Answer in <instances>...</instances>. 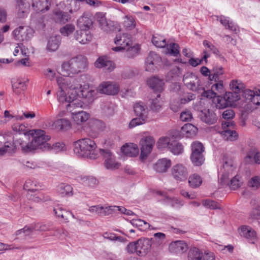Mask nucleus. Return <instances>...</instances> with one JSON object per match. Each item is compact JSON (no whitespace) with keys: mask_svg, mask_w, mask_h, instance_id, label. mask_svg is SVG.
<instances>
[{"mask_svg":"<svg viewBox=\"0 0 260 260\" xmlns=\"http://www.w3.org/2000/svg\"><path fill=\"white\" fill-rule=\"evenodd\" d=\"M190 160L194 166H201L205 161V156L203 154H191Z\"/></svg>","mask_w":260,"mask_h":260,"instance_id":"44","label":"nucleus"},{"mask_svg":"<svg viewBox=\"0 0 260 260\" xmlns=\"http://www.w3.org/2000/svg\"><path fill=\"white\" fill-rule=\"evenodd\" d=\"M101 17L98 20L101 28L105 31H110L114 30H120L118 24L113 21L108 22L105 16L101 14Z\"/></svg>","mask_w":260,"mask_h":260,"instance_id":"12","label":"nucleus"},{"mask_svg":"<svg viewBox=\"0 0 260 260\" xmlns=\"http://www.w3.org/2000/svg\"><path fill=\"white\" fill-rule=\"evenodd\" d=\"M188 183L191 187L197 188L202 184V179L200 175L193 174L189 177Z\"/></svg>","mask_w":260,"mask_h":260,"instance_id":"41","label":"nucleus"},{"mask_svg":"<svg viewBox=\"0 0 260 260\" xmlns=\"http://www.w3.org/2000/svg\"><path fill=\"white\" fill-rule=\"evenodd\" d=\"M53 212L57 217L60 218L65 221L68 220L69 217L70 215H71L73 218H75L74 214L72 212L63 210L59 206H57L54 208Z\"/></svg>","mask_w":260,"mask_h":260,"instance_id":"31","label":"nucleus"},{"mask_svg":"<svg viewBox=\"0 0 260 260\" xmlns=\"http://www.w3.org/2000/svg\"><path fill=\"white\" fill-rule=\"evenodd\" d=\"M30 228L32 229V232L34 231L45 232L50 230L49 225L43 223H37Z\"/></svg>","mask_w":260,"mask_h":260,"instance_id":"60","label":"nucleus"},{"mask_svg":"<svg viewBox=\"0 0 260 260\" xmlns=\"http://www.w3.org/2000/svg\"><path fill=\"white\" fill-rule=\"evenodd\" d=\"M54 15L56 21L60 23L64 24L71 19V16L68 13L61 10L56 11Z\"/></svg>","mask_w":260,"mask_h":260,"instance_id":"32","label":"nucleus"},{"mask_svg":"<svg viewBox=\"0 0 260 260\" xmlns=\"http://www.w3.org/2000/svg\"><path fill=\"white\" fill-rule=\"evenodd\" d=\"M224 95L230 106H232L236 102L240 99V94L236 92H225Z\"/></svg>","mask_w":260,"mask_h":260,"instance_id":"43","label":"nucleus"},{"mask_svg":"<svg viewBox=\"0 0 260 260\" xmlns=\"http://www.w3.org/2000/svg\"><path fill=\"white\" fill-rule=\"evenodd\" d=\"M94 66L98 68H104L110 72L115 68L114 62L107 56L100 57L94 62Z\"/></svg>","mask_w":260,"mask_h":260,"instance_id":"16","label":"nucleus"},{"mask_svg":"<svg viewBox=\"0 0 260 260\" xmlns=\"http://www.w3.org/2000/svg\"><path fill=\"white\" fill-rule=\"evenodd\" d=\"M132 223L134 225L138 227L139 230L142 231L149 229L150 226L148 223L140 219L133 220Z\"/></svg>","mask_w":260,"mask_h":260,"instance_id":"50","label":"nucleus"},{"mask_svg":"<svg viewBox=\"0 0 260 260\" xmlns=\"http://www.w3.org/2000/svg\"><path fill=\"white\" fill-rule=\"evenodd\" d=\"M114 43L117 46L112 48V50L118 52L126 49L127 47L132 45V41L129 35L123 34L116 36L114 39Z\"/></svg>","mask_w":260,"mask_h":260,"instance_id":"6","label":"nucleus"},{"mask_svg":"<svg viewBox=\"0 0 260 260\" xmlns=\"http://www.w3.org/2000/svg\"><path fill=\"white\" fill-rule=\"evenodd\" d=\"M134 111L135 114L138 117L142 118L145 119H147V111L145 106L143 105V103H136L134 106Z\"/></svg>","mask_w":260,"mask_h":260,"instance_id":"34","label":"nucleus"},{"mask_svg":"<svg viewBox=\"0 0 260 260\" xmlns=\"http://www.w3.org/2000/svg\"><path fill=\"white\" fill-rule=\"evenodd\" d=\"M248 186L254 189H257L260 186V177L255 176L252 177L248 182Z\"/></svg>","mask_w":260,"mask_h":260,"instance_id":"57","label":"nucleus"},{"mask_svg":"<svg viewBox=\"0 0 260 260\" xmlns=\"http://www.w3.org/2000/svg\"><path fill=\"white\" fill-rule=\"evenodd\" d=\"M83 184L89 186H94L97 184V180L92 176H84L81 178Z\"/></svg>","mask_w":260,"mask_h":260,"instance_id":"54","label":"nucleus"},{"mask_svg":"<svg viewBox=\"0 0 260 260\" xmlns=\"http://www.w3.org/2000/svg\"><path fill=\"white\" fill-rule=\"evenodd\" d=\"M103 154L105 158V166L107 169L115 170L118 169L120 164L115 161V157L108 150H103Z\"/></svg>","mask_w":260,"mask_h":260,"instance_id":"11","label":"nucleus"},{"mask_svg":"<svg viewBox=\"0 0 260 260\" xmlns=\"http://www.w3.org/2000/svg\"><path fill=\"white\" fill-rule=\"evenodd\" d=\"M97 90L101 93L115 95L118 92L119 87L116 83L110 82H104L98 86Z\"/></svg>","mask_w":260,"mask_h":260,"instance_id":"10","label":"nucleus"},{"mask_svg":"<svg viewBox=\"0 0 260 260\" xmlns=\"http://www.w3.org/2000/svg\"><path fill=\"white\" fill-rule=\"evenodd\" d=\"M52 125L55 129L58 130H67L71 127V122L66 118H60L55 120Z\"/></svg>","mask_w":260,"mask_h":260,"instance_id":"26","label":"nucleus"},{"mask_svg":"<svg viewBox=\"0 0 260 260\" xmlns=\"http://www.w3.org/2000/svg\"><path fill=\"white\" fill-rule=\"evenodd\" d=\"M88 211L92 213H94L98 216H103L104 207L100 205L92 206L89 207Z\"/></svg>","mask_w":260,"mask_h":260,"instance_id":"61","label":"nucleus"},{"mask_svg":"<svg viewBox=\"0 0 260 260\" xmlns=\"http://www.w3.org/2000/svg\"><path fill=\"white\" fill-rule=\"evenodd\" d=\"M213 102L218 109H224L229 106L228 102L225 99L224 95L223 96L217 95L215 99H214Z\"/></svg>","mask_w":260,"mask_h":260,"instance_id":"46","label":"nucleus"},{"mask_svg":"<svg viewBox=\"0 0 260 260\" xmlns=\"http://www.w3.org/2000/svg\"><path fill=\"white\" fill-rule=\"evenodd\" d=\"M26 197L29 200L36 203L51 200V198L48 195L44 194L39 189L36 190L35 191L27 192Z\"/></svg>","mask_w":260,"mask_h":260,"instance_id":"15","label":"nucleus"},{"mask_svg":"<svg viewBox=\"0 0 260 260\" xmlns=\"http://www.w3.org/2000/svg\"><path fill=\"white\" fill-rule=\"evenodd\" d=\"M75 30V26L72 24H67L61 28L60 29V33L64 36H68L72 34Z\"/></svg>","mask_w":260,"mask_h":260,"instance_id":"64","label":"nucleus"},{"mask_svg":"<svg viewBox=\"0 0 260 260\" xmlns=\"http://www.w3.org/2000/svg\"><path fill=\"white\" fill-rule=\"evenodd\" d=\"M204 56L202 59H194L193 58H191L189 60V64L192 67H196L199 64H201L202 61L204 60L206 62H207V58L210 56V54L207 52V50H204L203 51Z\"/></svg>","mask_w":260,"mask_h":260,"instance_id":"53","label":"nucleus"},{"mask_svg":"<svg viewBox=\"0 0 260 260\" xmlns=\"http://www.w3.org/2000/svg\"><path fill=\"white\" fill-rule=\"evenodd\" d=\"M203 253L198 248L193 247L189 249L188 260H202Z\"/></svg>","mask_w":260,"mask_h":260,"instance_id":"40","label":"nucleus"},{"mask_svg":"<svg viewBox=\"0 0 260 260\" xmlns=\"http://www.w3.org/2000/svg\"><path fill=\"white\" fill-rule=\"evenodd\" d=\"M240 234L241 236L246 238L249 242L254 243L256 239V234L251 227L245 225L242 226Z\"/></svg>","mask_w":260,"mask_h":260,"instance_id":"21","label":"nucleus"},{"mask_svg":"<svg viewBox=\"0 0 260 260\" xmlns=\"http://www.w3.org/2000/svg\"><path fill=\"white\" fill-rule=\"evenodd\" d=\"M242 182L240 180V177L236 175L231 180L230 185L232 189L235 190L239 188Z\"/></svg>","mask_w":260,"mask_h":260,"instance_id":"63","label":"nucleus"},{"mask_svg":"<svg viewBox=\"0 0 260 260\" xmlns=\"http://www.w3.org/2000/svg\"><path fill=\"white\" fill-rule=\"evenodd\" d=\"M171 140L169 137L160 138L157 143V147L159 149L168 147L169 149V145L171 144Z\"/></svg>","mask_w":260,"mask_h":260,"instance_id":"58","label":"nucleus"},{"mask_svg":"<svg viewBox=\"0 0 260 260\" xmlns=\"http://www.w3.org/2000/svg\"><path fill=\"white\" fill-rule=\"evenodd\" d=\"M74 152L79 157L95 159L98 156L97 146L89 138L81 139L74 143Z\"/></svg>","mask_w":260,"mask_h":260,"instance_id":"3","label":"nucleus"},{"mask_svg":"<svg viewBox=\"0 0 260 260\" xmlns=\"http://www.w3.org/2000/svg\"><path fill=\"white\" fill-rule=\"evenodd\" d=\"M28 7L29 5L25 2V0H17L16 9L18 16L19 17H24L27 12Z\"/></svg>","mask_w":260,"mask_h":260,"instance_id":"35","label":"nucleus"},{"mask_svg":"<svg viewBox=\"0 0 260 260\" xmlns=\"http://www.w3.org/2000/svg\"><path fill=\"white\" fill-rule=\"evenodd\" d=\"M140 46L138 45L133 46H128L126 48L125 56L127 58H133L138 54L140 50Z\"/></svg>","mask_w":260,"mask_h":260,"instance_id":"47","label":"nucleus"},{"mask_svg":"<svg viewBox=\"0 0 260 260\" xmlns=\"http://www.w3.org/2000/svg\"><path fill=\"white\" fill-rule=\"evenodd\" d=\"M146 120V119H143L139 117L133 118L129 122L128 127L129 128H133L137 126L142 125L145 122Z\"/></svg>","mask_w":260,"mask_h":260,"instance_id":"62","label":"nucleus"},{"mask_svg":"<svg viewBox=\"0 0 260 260\" xmlns=\"http://www.w3.org/2000/svg\"><path fill=\"white\" fill-rule=\"evenodd\" d=\"M92 16L87 13H84L77 21V25L82 30H88L92 25Z\"/></svg>","mask_w":260,"mask_h":260,"instance_id":"19","label":"nucleus"},{"mask_svg":"<svg viewBox=\"0 0 260 260\" xmlns=\"http://www.w3.org/2000/svg\"><path fill=\"white\" fill-rule=\"evenodd\" d=\"M161 62V58L157 53L150 52L145 60V70L154 72Z\"/></svg>","mask_w":260,"mask_h":260,"instance_id":"7","label":"nucleus"},{"mask_svg":"<svg viewBox=\"0 0 260 260\" xmlns=\"http://www.w3.org/2000/svg\"><path fill=\"white\" fill-rule=\"evenodd\" d=\"M12 88L16 94H19L26 89V84L25 81L17 79L12 81Z\"/></svg>","mask_w":260,"mask_h":260,"instance_id":"30","label":"nucleus"},{"mask_svg":"<svg viewBox=\"0 0 260 260\" xmlns=\"http://www.w3.org/2000/svg\"><path fill=\"white\" fill-rule=\"evenodd\" d=\"M188 249L187 243L183 240L172 242L169 246V250L171 253H183Z\"/></svg>","mask_w":260,"mask_h":260,"instance_id":"13","label":"nucleus"},{"mask_svg":"<svg viewBox=\"0 0 260 260\" xmlns=\"http://www.w3.org/2000/svg\"><path fill=\"white\" fill-rule=\"evenodd\" d=\"M75 39L80 44H86L91 41L92 35L89 30L80 29L76 31Z\"/></svg>","mask_w":260,"mask_h":260,"instance_id":"22","label":"nucleus"},{"mask_svg":"<svg viewBox=\"0 0 260 260\" xmlns=\"http://www.w3.org/2000/svg\"><path fill=\"white\" fill-rule=\"evenodd\" d=\"M172 162L170 159L163 158L158 159L154 165L153 169L158 173H163L167 171V170L171 166Z\"/></svg>","mask_w":260,"mask_h":260,"instance_id":"17","label":"nucleus"},{"mask_svg":"<svg viewBox=\"0 0 260 260\" xmlns=\"http://www.w3.org/2000/svg\"><path fill=\"white\" fill-rule=\"evenodd\" d=\"M152 42L154 45L159 48H164L167 45L166 39L157 34L153 36Z\"/></svg>","mask_w":260,"mask_h":260,"instance_id":"42","label":"nucleus"},{"mask_svg":"<svg viewBox=\"0 0 260 260\" xmlns=\"http://www.w3.org/2000/svg\"><path fill=\"white\" fill-rule=\"evenodd\" d=\"M230 86L233 91L239 93L244 88V84L240 81L237 80H232Z\"/></svg>","mask_w":260,"mask_h":260,"instance_id":"51","label":"nucleus"},{"mask_svg":"<svg viewBox=\"0 0 260 260\" xmlns=\"http://www.w3.org/2000/svg\"><path fill=\"white\" fill-rule=\"evenodd\" d=\"M191 153L203 154L204 152V147L203 144L199 141H194L191 145Z\"/></svg>","mask_w":260,"mask_h":260,"instance_id":"49","label":"nucleus"},{"mask_svg":"<svg viewBox=\"0 0 260 260\" xmlns=\"http://www.w3.org/2000/svg\"><path fill=\"white\" fill-rule=\"evenodd\" d=\"M28 135L33 137L30 143L24 142L23 138H19L15 142V145L19 144L23 152H28L38 149L49 150L50 144L47 142L50 139V137L46 135L45 131L41 129L30 131Z\"/></svg>","mask_w":260,"mask_h":260,"instance_id":"1","label":"nucleus"},{"mask_svg":"<svg viewBox=\"0 0 260 260\" xmlns=\"http://www.w3.org/2000/svg\"><path fill=\"white\" fill-rule=\"evenodd\" d=\"M234 124L233 121H225L222 122V127L223 130L221 133V134L224 140L234 141L237 139L238 135L236 132L234 130H231L230 128V127L233 128Z\"/></svg>","mask_w":260,"mask_h":260,"instance_id":"9","label":"nucleus"},{"mask_svg":"<svg viewBox=\"0 0 260 260\" xmlns=\"http://www.w3.org/2000/svg\"><path fill=\"white\" fill-rule=\"evenodd\" d=\"M77 83L79 85V88L77 90H73L75 98L79 96L83 98H89L93 96L94 91L89 89L88 85L82 86L78 82Z\"/></svg>","mask_w":260,"mask_h":260,"instance_id":"18","label":"nucleus"},{"mask_svg":"<svg viewBox=\"0 0 260 260\" xmlns=\"http://www.w3.org/2000/svg\"><path fill=\"white\" fill-rule=\"evenodd\" d=\"M170 151L175 155H179L183 153L184 147L182 144L177 141H172L169 145Z\"/></svg>","mask_w":260,"mask_h":260,"instance_id":"38","label":"nucleus"},{"mask_svg":"<svg viewBox=\"0 0 260 260\" xmlns=\"http://www.w3.org/2000/svg\"><path fill=\"white\" fill-rule=\"evenodd\" d=\"M58 90L56 92L57 101L61 104H68L75 98L73 90L79 88L77 81L73 78L57 77L56 79Z\"/></svg>","mask_w":260,"mask_h":260,"instance_id":"2","label":"nucleus"},{"mask_svg":"<svg viewBox=\"0 0 260 260\" xmlns=\"http://www.w3.org/2000/svg\"><path fill=\"white\" fill-rule=\"evenodd\" d=\"M181 129L183 134L187 138H192L195 136L198 132V128L191 123L184 124Z\"/></svg>","mask_w":260,"mask_h":260,"instance_id":"28","label":"nucleus"},{"mask_svg":"<svg viewBox=\"0 0 260 260\" xmlns=\"http://www.w3.org/2000/svg\"><path fill=\"white\" fill-rule=\"evenodd\" d=\"M201 82L197 76H196V80L192 79L190 83L188 85H185L190 90L194 91H198L199 93H200V89H202V87L200 84Z\"/></svg>","mask_w":260,"mask_h":260,"instance_id":"52","label":"nucleus"},{"mask_svg":"<svg viewBox=\"0 0 260 260\" xmlns=\"http://www.w3.org/2000/svg\"><path fill=\"white\" fill-rule=\"evenodd\" d=\"M201 120L208 124H212L216 122L217 117L212 110L204 109L201 114Z\"/></svg>","mask_w":260,"mask_h":260,"instance_id":"20","label":"nucleus"},{"mask_svg":"<svg viewBox=\"0 0 260 260\" xmlns=\"http://www.w3.org/2000/svg\"><path fill=\"white\" fill-rule=\"evenodd\" d=\"M57 192L61 196H71L73 194V188L69 184L62 183L58 186Z\"/></svg>","mask_w":260,"mask_h":260,"instance_id":"37","label":"nucleus"},{"mask_svg":"<svg viewBox=\"0 0 260 260\" xmlns=\"http://www.w3.org/2000/svg\"><path fill=\"white\" fill-rule=\"evenodd\" d=\"M23 188L27 192L35 191V190L39 189L36 183L30 180H28L25 182Z\"/></svg>","mask_w":260,"mask_h":260,"instance_id":"59","label":"nucleus"},{"mask_svg":"<svg viewBox=\"0 0 260 260\" xmlns=\"http://www.w3.org/2000/svg\"><path fill=\"white\" fill-rule=\"evenodd\" d=\"M179 45L176 43H172L168 45V53L174 56H177L179 54Z\"/></svg>","mask_w":260,"mask_h":260,"instance_id":"55","label":"nucleus"},{"mask_svg":"<svg viewBox=\"0 0 260 260\" xmlns=\"http://www.w3.org/2000/svg\"><path fill=\"white\" fill-rule=\"evenodd\" d=\"M217 20H219L220 23L225 27L226 29H229L232 31L237 32L238 29L236 25L232 21H230L228 17L224 16L218 17Z\"/></svg>","mask_w":260,"mask_h":260,"instance_id":"29","label":"nucleus"},{"mask_svg":"<svg viewBox=\"0 0 260 260\" xmlns=\"http://www.w3.org/2000/svg\"><path fill=\"white\" fill-rule=\"evenodd\" d=\"M49 0H32V7L37 12H44L49 9Z\"/></svg>","mask_w":260,"mask_h":260,"instance_id":"27","label":"nucleus"},{"mask_svg":"<svg viewBox=\"0 0 260 260\" xmlns=\"http://www.w3.org/2000/svg\"><path fill=\"white\" fill-rule=\"evenodd\" d=\"M147 84L154 92L159 93L163 90L164 82L162 80L154 77L148 80Z\"/></svg>","mask_w":260,"mask_h":260,"instance_id":"25","label":"nucleus"},{"mask_svg":"<svg viewBox=\"0 0 260 260\" xmlns=\"http://www.w3.org/2000/svg\"><path fill=\"white\" fill-rule=\"evenodd\" d=\"M160 94H157L156 97L150 100L149 106L153 112H158L161 108L162 103L160 100Z\"/></svg>","mask_w":260,"mask_h":260,"instance_id":"36","label":"nucleus"},{"mask_svg":"<svg viewBox=\"0 0 260 260\" xmlns=\"http://www.w3.org/2000/svg\"><path fill=\"white\" fill-rule=\"evenodd\" d=\"M86 67V58L82 55H78L62 63L61 71L63 76L71 77L83 71Z\"/></svg>","mask_w":260,"mask_h":260,"instance_id":"4","label":"nucleus"},{"mask_svg":"<svg viewBox=\"0 0 260 260\" xmlns=\"http://www.w3.org/2000/svg\"><path fill=\"white\" fill-rule=\"evenodd\" d=\"M211 89L215 92L216 95H220L224 92L223 83L222 81H219L218 82L214 84L212 87Z\"/></svg>","mask_w":260,"mask_h":260,"instance_id":"56","label":"nucleus"},{"mask_svg":"<svg viewBox=\"0 0 260 260\" xmlns=\"http://www.w3.org/2000/svg\"><path fill=\"white\" fill-rule=\"evenodd\" d=\"M84 105V103L79 99H77L76 98H73L72 101L69 102L67 105V110L70 111L71 113L75 112V111H77L76 109L78 108H81Z\"/></svg>","mask_w":260,"mask_h":260,"instance_id":"33","label":"nucleus"},{"mask_svg":"<svg viewBox=\"0 0 260 260\" xmlns=\"http://www.w3.org/2000/svg\"><path fill=\"white\" fill-rule=\"evenodd\" d=\"M137 255L143 256L147 254L150 250L151 242L147 238L140 239L137 241Z\"/></svg>","mask_w":260,"mask_h":260,"instance_id":"14","label":"nucleus"},{"mask_svg":"<svg viewBox=\"0 0 260 260\" xmlns=\"http://www.w3.org/2000/svg\"><path fill=\"white\" fill-rule=\"evenodd\" d=\"M171 172L174 179L178 182L186 180L188 175L187 167L180 163L174 165L171 169Z\"/></svg>","mask_w":260,"mask_h":260,"instance_id":"5","label":"nucleus"},{"mask_svg":"<svg viewBox=\"0 0 260 260\" xmlns=\"http://www.w3.org/2000/svg\"><path fill=\"white\" fill-rule=\"evenodd\" d=\"M123 25L126 29L132 30L135 27L136 23L133 16L126 15L124 17Z\"/></svg>","mask_w":260,"mask_h":260,"instance_id":"45","label":"nucleus"},{"mask_svg":"<svg viewBox=\"0 0 260 260\" xmlns=\"http://www.w3.org/2000/svg\"><path fill=\"white\" fill-rule=\"evenodd\" d=\"M60 42L59 36L51 37L49 38L48 44L47 49L50 51H55L59 47Z\"/></svg>","mask_w":260,"mask_h":260,"instance_id":"39","label":"nucleus"},{"mask_svg":"<svg viewBox=\"0 0 260 260\" xmlns=\"http://www.w3.org/2000/svg\"><path fill=\"white\" fill-rule=\"evenodd\" d=\"M140 144L141 145L140 158L143 159L146 158L151 152L155 141L153 137L147 136L142 138Z\"/></svg>","mask_w":260,"mask_h":260,"instance_id":"8","label":"nucleus"},{"mask_svg":"<svg viewBox=\"0 0 260 260\" xmlns=\"http://www.w3.org/2000/svg\"><path fill=\"white\" fill-rule=\"evenodd\" d=\"M121 150L124 154L131 157L136 156L139 152L137 145L134 143L126 144L121 147Z\"/></svg>","mask_w":260,"mask_h":260,"instance_id":"24","label":"nucleus"},{"mask_svg":"<svg viewBox=\"0 0 260 260\" xmlns=\"http://www.w3.org/2000/svg\"><path fill=\"white\" fill-rule=\"evenodd\" d=\"M72 117L75 123L81 125L89 118L90 114L84 111H75L72 113Z\"/></svg>","mask_w":260,"mask_h":260,"instance_id":"23","label":"nucleus"},{"mask_svg":"<svg viewBox=\"0 0 260 260\" xmlns=\"http://www.w3.org/2000/svg\"><path fill=\"white\" fill-rule=\"evenodd\" d=\"M165 202L167 204L176 208H180L184 204L183 201L176 198H167Z\"/></svg>","mask_w":260,"mask_h":260,"instance_id":"48","label":"nucleus"}]
</instances>
